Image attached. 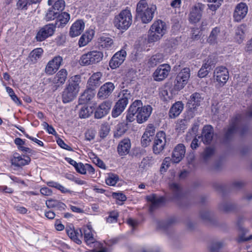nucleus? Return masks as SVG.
<instances>
[{
    "label": "nucleus",
    "mask_w": 252,
    "mask_h": 252,
    "mask_svg": "<svg viewBox=\"0 0 252 252\" xmlns=\"http://www.w3.org/2000/svg\"><path fill=\"white\" fill-rule=\"evenodd\" d=\"M94 231L93 230L91 224L89 223L87 225L84 226L83 228V234H84V238L85 241L87 245L94 246L96 248H101L99 251L95 250L86 251V252H110V251L105 248H102L101 244L96 241L94 237Z\"/></svg>",
    "instance_id": "39448f33"
},
{
    "label": "nucleus",
    "mask_w": 252,
    "mask_h": 252,
    "mask_svg": "<svg viewBox=\"0 0 252 252\" xmlns=\"http://www.w3.org/2000/svg\"><path fill=\"white\" fill-rule=\"evenodd\" d=\"M127 103L126 100L120 99L115 104L112 111V116L114 118L118 117L124 111Z\"/></svg>",
    "instance_id": "b1692460"
},
{
    "label": "nucleus",
    "mask_w": 252,
    "mask_h": 252,
    "mask_svg": "<svg viewBox=\"0 0 252 252\" xmlns=\"http://www.w3.org/2000/svg\"><path fill=\"white\" fill-rule=\"evenodd\" d=\"M103 54L97 50H93L82 55L80 59V63L82 65H89L100 62L103 59Z\"/></svg>",
    "instance_id": "423d86ee"
},
{
    "label": "nucleus",
    "mask_w": 252,
    "mask_h": 252,
    "mask_svg": "<svg viewBox=\"0 0 252 252\" xmlns=\"http://www.w3.org/2000/svg\"><path fill=\"white\" fill-rule=\"evenodd\" d=\"M213 136V128L211 126H206L202 132V140L204 143L209 144L212 141Z\"/></svg>",
    "instance_id": "c85d7f7f"
},
{
    "label": "nucleus",
    "mask_w": 252,
    "mask_h": 252,
    "mask_svg": "<svg viewBox=\"0 0 252 252\" xmlns=\"http://www.w3.org/2000/svg\"><path fill=\"white\" fill-rule=\"evenodd\" d=\"M205 7V5L201 2H196L194 4L189 10V21L193 23L198 22L202 18Z\"/></svg>",
    "instance_id": "0eeeda50"
},
{
    "label": "nucleus",
    "mask_w": 252,
    "mask_h": 252,
    "mask_svg": "<svg viewBox=\"0 0 252 252\" xmlns=\"http://www.w3.org/2000/svg\"><path fill=\"white\" fill-rule=\"evenodd\" d=\"M126 55V51L124 50L115 53L109 62L110 67L112 69L118 67L125 61Z\"/></svg>",
    "instance_id": "412c9836"
},
{
    "label": "nucleus",
    "mask_w": 252,
    "mask_h": 252,
    "mask_svg": "<svg viewBox=\"0 0 252 252\" xmlns=\"http://www.w3.org/2000/svg\"><path fill=\"white\" fill-rule=\"evenodd\" d=\"M98 44L102 48L109 49L113 44V41L107 35L103 34L98 39Z\"/></svg>",
    "instance_id": "2f4dec72"
},
{
    "label": "nucleus",
    "mask_w": 252,
    "mask_h": 252,
    "mask_svg": "<svg viewBox=\"0 0 252 252\" xmlns=\"http://www.w3.org/2000/svg\"><path fill=\"white\" fill-rule=\"evenodd\" d=\"M52 5H53L52 8L60 13L64 9L65 2L63 0H57Z\"/></svg>",
    "instance_id": "c03bdc74"
},
{
    "label": "nucleus",
    "mask_w": 252,
    "mask_h": 252,
    "mask_svg": "<svg viewBox=\"0 0 252 252\" xmlns=\"http://www.w3.org/2000/svg\"><path fill=\"white\" fill-rule=\"evenodd\" d=\"M186 153V148L183 144L176 145L173 150L171 158L172 162L179 163L184 158Z\"/></svg>",
    "instance_id": "f3484780"
},
{
    "label": "nucleus",
    "mask_w": 252,
    "mask_h": 252,
    "mask_svg": "<svg viewBox=\"0 0 252 252\" xmlns=\"http://www.w3.org/2000/svg\"><path fill=\"white\" fill-rule=\"evenodd\" d=\"M127 129V124L125 123H119L115 127L114 136L115 138H119L123 135Z\"/></svg>",
    "instance_id": "e433bc0d"
},
{
    "label": "nucleus",
    "mask_w": 252,
    "mask_h": 252,
    "mask_svg": "<svg viewBox=\"0 0 252 252\" xmlns=\"http://www.w3.org/2000/svg\"><path fill=\"white\" fill-rule=\"evenodd\" d=\"M63 59L60 56H56L47 63L45 68L46 74L51 75L55 73L62 65Z\"/></svg>",
    "instance_id": "1a4fd4ad"
},
{
    "label": "nucleus",
    "mask_w": 252,
    "mask_h": 252,
    "mask_svg": "<svg viewBox=\"0 0 252 252\" xmlns=\"http://www.w3.org/2000/svg\"><path fill=\"white\" fill-rule=\"evenodd\" d=\"M11 164L16 167H22L28 165L31 162V158L28 156H21L15 152L13 153L11 158Z\"/></svg>",
    "instance_id": "aec40b11"
},
{
    "label": "nucleus",
    "mask_w": 252,
    "mask_h": 252,
    "mask_svg": "<svg viewBox=\"0 0 252 252\" xmlns=\"http://www.w3.org/2000/svg\"><path fill=\"white\" fill-rule=\"evenodd\" d=\"M155 131V127L153 125L149 124L147 126L141 138V144L143 146L147 147L150 144L153 139Z\"/></svg>",
    "instance_id": "6ab92c4d"
},
{
    "label": "nucleus",
    "mask_w": 252,
    "mask_h": 252,
    "mask_svg": "<svg viewBox=\"0 0 252 252\" xmlns=\"http://www.w3.org/2000/svg\"><path fill=\"white\" fill-rule=\"evenodd\" d=\"M85 23L82 20H77L70 26L69 35L71 37H75L80 35L84 31Z\"/></svg>",
    "instance_id": "a211bd4d"
},
{
    "label": "nucleus",
    "mask_w": 252,
    "mask_h": 252,
    "mask_svg": "<svg viewBox=\"0 0 252 252\" xmlns=\"http://www.w3.org/2000/svg\"><path fill=\"white\" fill-rule=\"evenodd\" d=\"M31 3H32L31 0H19L17 5L20 8L26 9L28 6Z\"/></svg>",
    "instance_id": "5fc2aeb1"
},
{
    "label": "nucleus",
    "mask_w": 252,
    "mask_h": 252,
    "mask_svg": "<svg viewBox=\"0 0 252 252\" xmlns=\"http://www.w3.org/2000/svg\"><path fill=\"white\" fill-rule=\"evenodd\" d=\"M118 217V213L117 211H113L110 213L108 217L106 219V221L109 223L115 222L117 220Z\"/></svg>",
    "instance_id": "3c124183"
},
{
    "label": "nucleus",
    "mask_w": 252,
    "mask_h": 252,
    "mask_svg": "<svg viewBox=\"0 0 252 252\" xmlns=\"http://www.w3.org/2000/svg\"><path fill=\"white\" fill-rule=\"evenodd\" d=\"M148 202L151 203L152 205H158L164 202L165 198L161 196L153 194L147 196L146 197Z\"/></svg>",
    "instance_id": "a19ab883"
},
{
    "label": "nucleus",
    "mask_w": 252,
    "mask_h": 252,
    "mask_svg": "<svg viewBox=\"0 0 252 252\" xmlns=\"http://www.w3.org/2000/svg\"><path fill=\"white\" fill-rule=\"evenodd\" d=\"M47 185L49 187L57 189L63 193H71L72 192V191L70 190L58 182L54 181H49L47 183Z\"/></svg>",
    "instance_id": "ea45409f"
},
{
    "label": "nucleus",
    "mask_w": 252,
    "mask_h": 252,
    "mask_svg": "<svg viewBox=\"0 0 252 252\" xmlns=\"http://www.w3.org/2000/svg\"><path fill=\"white\" fill-rule=\"evenodd\" d=\"M120 95L122 96V98L121 99H126V102L128 104V99L130 97V94L129 91L127 90H124L121 92Z\"/></svg>",
    "instance_id": "052dcab7"
},
{
    "label": "nucleus",
    "mask_w": 252,
    "mask_h": 252,
    "mask_svg": "<svg viewBox=\"0 0 252 252\" xmlns=\"http://www.w3.org/2000/svg\"><path fill=\"white\" fill-rule=\"evenodd\" d=\"M109 131L110 127L108 125H102L99 132L100 136L102 138L105 137L108 134Z\"/></svg>",
    "instance_id": "8fccbe9b"
},
{
    "label": "nucleus",
    "mask_w": 252,
    "mask_h": 252,
    "mask_svg": "<svg viewBox=\"0 0 252 252\" xmlns=\"http://www.w3.org/2000/svg\"><path fill=\"white\" fill-rule=\"evenodd\" d=\"M111 107V102L106 101L102 103L96 110L94 116L96 118L100 119L109 112Z\"/></svg>",
    "instance_id": "5701e85b"
},
{
    "label": "nucleus",
    "mask_w": 252,
    "mask_h": 252,
    "mask_svg": "<svg viewBox=\"0 0 252 252\" xmlns=\"http://www.w3.org/2000/svg\"><path fill=\"white\" fill-rule=\"evenodd\" d=\"M167 27L162 20L155 21L148 31V42L154 43L159 40L167 32Z\"/></svg>",
    "instance_id": "7ed1b4c3"
},
{
    "label": "nucleus",
    "mask_w": 252,
    "mask_h": 252,
    "mask_svg": "<svg viewBox=\"0 0 252 252\" xmlns=\"http://www.w3.org/2000/svg\"><path fill=\"white\" fill-rule=\"evenodd\" d=\"M0 191L4 193H12L13 190L7 186H0Z\"/></svg>",
    "instance_id": "69168bd1"
},
{
    "label": "nucleus",
    "mask_w": 252,
    "mask_h": 252,
    "mask_svg": "<svg viewBox=\"0 0 252 252\" xmlns=\"http://www.w3.org/2000/svg\"><path fill=\"white\" fill-rule=\"evenodd\" d=\"M56 26L52 24H47L40 28L37 32L35 38L37 41H42L52 36L55 31Z\"/></svg>",
    "instance_id": "ddd939ff"
},
{
    "label": "nucleus",
    "mask_w": 252,
    "mask_h": 252,
    "mask_svg": "<svg viewBox=\"0 0 252 252\" xmlns=\"http://www.w3.org/2000/svg\"><path fill=\"white\" fill-rule=\"evenodd\" d=\"M86 167L91 168L93 169V168L89 164H87L86 165H84L81 162L78 163L75 168L79 173L81 174H85L86 173Z\"/></svg>",
    "instance_id": "09e8293b"
},
{
    "label": "nucleus",
    "mask_w": 252,
    "mask_h": 252,
    "mask_svg": "<svg viewBox=\"0 0 252 252\" xmlns=\"http://www.w3.org/2000/svg\"><path fill=\"white\" fill-rule=\"evenodd\" d=\"M171 67L168 64L159 65L153 73V78L156 81H161L165 79L170 71Z\"/></svg>",
    "instance_id": "2eb2a0df"
},
{
    "label": "nucleus",
    "mask_w": 252,
    "mask_h": 252,
    "mask_svg": "<svg viewBox=\"0 0 252 252\" xmlns=\"http://www.w3.org/2000/svg\"><path fill=\"white\" fill-rule=\"evenodd\" d=\"M99 212V206H91V208L87 206L86 214L96 215Z\"/></svg>",
    "instance_id": "13d9d810"
},
{
    "label": "nucleus",
    "mask_w": 252,
    "mask_h": 252,
    "mask_svg": "<svg viewBox=\"0 0 252 252\" xmlns=\"http://www.w3.org/2000/svg\"><path fill=\"white\" fill-rule=\"evenodd\" d=\"M94 110L93 106L87 105L83 106L79 111V116L81 118H86L90 116Z\"/></svg>",
    "instance_id": "4c0bfd02"
},
{
    "label": "nucleus",
    "mask_w": 252,
    "mask_h": 252,
    "mask_svg": "<svg viewBox=\"0 0 252 252\" xmlns=\"http://www.w3.org/2000/svg\"><path fill=\"white\" fill-rule=\"evenodd\" d=\"M163 61V56L162 54H157L152 56L148 61V63L151 66H155L157 64Z\"/></svg>",
    "instance_id": "79ce46f5"
},
{
    "label": "nucleus",
    "mask_w": 252,
    "mask_h": 252,
    "mask_svg": "<svg viewBox=\"0 0 252 252\" xmlns=\"http://www.w3.org/2000/svg\"><path fill=\"white\" fill-rule=\"evenodd\" d=\"M43 50L41 48H38L32 50L30 54V58L33 63H35L37 60L41 58Z\"/></svg>",
    "instance_id": "37998d69"
},
{
    "label": "nucleus",
    "mask_w": 252,
    "mask_h": 252,
    "mask_svg": "<svg viewBox=\"0 0 252 252\" xmlns=\"http://www.w3.org/2000/svg\"><path fill=\"white\" fill-rule=\"evenodd\" d=\"M171 162H172V158H171L169 157L165 158L160 167V172L162 173L166 172L169 167Z\"/></svg>",
    "instance_id": "de8ad7c7"
},
{
    "label": "nucleus",
    "mask_w": 252,
    "mask_h": 252,
    "mask_svg": "<svg viewBox=\"0 0 252 252\" xmlns=\"http://www.w3.org/2000/svg\"><path fill=\"white\" fill-rule=\"evenodd\" d=\"M209 65L207 63H205L204 65H203V66L199 70L198 73V76L199 77L203 78L208 74V71L207 70V68L209 67Z\"/></svg>",
    "instance_id": "603ef678"
},
{
    "label": "nucleus",
    "mask_w": 252,
    "mask_h": 252,
    "mask_svg": "<svg viewBox=\"0 0 252 252\" xmlns=\"http://www.w3.org/2000/svg\"><path fill=\"white\" fill-rule=\"evenodd\" d=\"M141 100H136L134 101L129 108L126 115V120L128 122H132L135 120V115H137L136 107L142 105Z\"/></svg>",
    "instance_id": "cd10ccee"
},
{
    "label": "nucleus",
    "mask_w": 252,
    "mask_h": 252,
    "mask_svg": "<svg viewBox=\"0 0 252 252\" xmlns=\"http://www.w3.org/2000/svg\"><path fill=\"white\" fill-rule=\"evenodd\" d=\"M245 37V27L241 25L235 30L234 40L237 43L240 44L244 41Z\"/></svg>",
    "instance_id": "c9c22d12"
},
{
    "label": "nucleus",
    "mask_w": 252,
    "mask_h": 252,
    "mask_svg": "<svg viewBox=\"0 0 252 252\" xmlns=\"http://www.w3.org/2000/svg\"><path fill=\"white\" fill-rule=\"evenodd\" d=\"M223 0H207L208 3L207 4L208 8L209 10L213 12V14L216 13V11L221 5Z\"/></svg>",
    "instance_id": "58836bf2"
},
{
    "label": "nucleus",
    "mask_w": 252,
    "mask_h": 252,
    "mask_svg": "<svg viewBox=\"0 0 252 252\" xmlns=\"http://www.w3.org/2000/svg\"><path fill=\"white\" fill-rule=\"evenodd\" d=\"M131 144L129 139L122 140L118 146V152L120 156H124L129 153Z\"/></svg>",
    "instance_id": "bb28decb"
},
{
    "label": "nucleus",
    "mask_w": 252,
    "mask_h": 252,
    "mask_svg": "<svg viewBox=\"0 0 252 252\" xmlns=\"http://www.w3.org/2000/svg\"><path fill=\"white\" fill-rule=\"evenodd\" d=\"M58 144L63 149L68 150V151H71V148L70 146H68L67 144H66L64 141L61 139H58L57 141Z\"/></svg>",
    "instance_id": "680f3d73"
},
{
    "label": "nucleus",
    "mask_w": 252,
    "mask_h": 252,
    "mask_svg": "<svg viewBox=\"0 0 252 252\" xmlns=\"http://www.w3.org/2000/svg\"><path fill=\"white\" fill-rule=\"evenodd\" d=\"M229 78L226 68L222 66L217 67L214 72V79L220 85L223 86Z\"/></svg>",
    "instance_id": "4468645a"
},
{
    "label": "nucleus",
    "mask_w": 252,
    "mask_h": 252,
    "mask_svg": "<svg viewBox=\"0 0 252 252\" xmlns=\"http://www.w3.org/2000/svg\"><path fill=\"white\" fill-rule=\"evenodd\" d=\"M80 82V77L79 75L73 76L69 79L68 84L63 93V103L69 102L76 97L79 91Z\"/></svg>",
    "instance_id": "f257e3e1"
},
{
    "label": "nucleus",
    "mask_w": 252,
    "mask_h": 252,
    "mask_svg": "<svg viewBox=\"0 0 252 252\" xmlns=\"http://www.w3.org/2000/svg\"><path fill=\"white\" fill-rule=\"evenodd\" d=\"M184 109V104L182 101H178L174 103L170 108L169 116L170 118H175L182 112Z\"/></svg>",
    "instance_id": "393cba45"
},
{
    "label": "nucleus",
    "mask_w": 252,
    "mask_h": 252,
    "mask_svg": "<svg viewBox=\"0 0 252 252\" xmlns=\"http://www.w3.org/2000/svg\"><path fill=\"white\" fill-rule=\"evenodd\" d=\"M102 74L100 72H96L94 73L89 78L88 81V84L91 89L99 86L101 83L100 80L102 77Z\"/></svg>",
    "instance_id": "7c9ffc66"
},
{
    "label": "nucleus",
    "mask_w": 252,
    "mask_h": 252,
    "mask_svg": "<svg viewBox=\"0 0 252 252\" xmlns=\"http://www.w3.org/2000/svg\"><path fill=\"white\" fill-rule=\"evenodd\" d=\"M71 209L74 212L77 213H86L87 211V206H82L79 207L78 206H71Z\"/></svg>",
    "instance_id": "864d4df0"
},
{
    "label": "nucleus",
    "mask_w": 252,
    "mask_h": 252,
    "mask_svg": "<svg viewBox=\"0 0 252 252\" xmlns=\"http://www.w3.org/2000/svg\"><path fill=\"white\" fill-rule=\"evenodd\" d=\"M76 236L74 238V241L77 244H80L81 243V238L83 237V230L81 229H76Z\"/></svg>",
    "instance_id": "4d7b16f0"
},
{
    "label": "nucleus",
    "mask_w": 252,
    "mask_h": 252,
    "mask_svg": "<svg viewBox=\"0 0 252 252\" xmlns=\"http://www.w3.org/2000/svg\"><path fill=\"white\" fill-rule=\"evenodd\" d=\"M248 12V7L246 3L240 2L237 4L235 7L233 12L234 21L237 22H240L247 15Z\"/></svg>",
    "instance_id": "dca6fc26"
},
{
    "label": "nucleus",
    "mask_w": 252,
    "mask_h": 252,
    "mask_svg": "<svg viewBox=\"0 0 252 252\" xmlns=\"http://www.w3.org/2000/svg\"><path fill=\"white\" fill-rule=\"evenodd\" d=\"M137 115L136 121L138 124H142L147 121L152 114L153 108L150 105L140 106L136 107Z\"/></svg>",
    "instance_id": "f8f14e48"
},
{
    "label": "nucleus",
    "mask_w": 252,
    "mask_h": 252,
    "mask_svg": "<svg viewBox=\"0 0 252 252\" xmlns=\"http://www.w3.org/2000/svg\"><path fill=\"white\" fill-rule=\"evenodd\" d=\"M94 31L93 29H89L80 38L78 44L80 47L86 45L93 38Z\"/></svg>",
    "instance_id": "c756f323"
},
{
    "label": "nucleus",
    "mask_w": 252,
    "mask_h": 252,
    "mask_svg": "<svg viewBox=\"0 0 252 252\" xmlns=\"http://www.w3.org/2000/svg\"><path fill=\"white\" fill-rule=\"evenodd\" d=\"M189 77V68L183 69L177 76L174 86L175 89L178 91L182 90L188 83Z\"/></svg>",
    "instance_id": "9d476101"
},
{
    "label": "nucleus",
    "mask_w": 252,
    "mask_h": 252,
    "mask_svg": "<svg viewBox=\"0 0 252 252\" xmlns=\"http://www.w3.org/2000/svg\"><path fill=\"white\" fill-rule=\"evenodd\" d=\"M226 38L225 32L220 28L215 27L212 30L207 41L209 44L215 45L224 41Z\"/></svg>",
    "instance_id": "9b49d317"
},
{
    "label": "nucleus",
    "mask_w": 252,
    "mask_h": 252,
    "mask_svg": "<svg viewBox=\"0 0 252 252\" xmlns=\"http://www.w3.org/2000/svg\"><path fill=\"white\" fill-rule=\"evenodd\" d=\"M118 181V177L116 175H109L105 179V182L109 186H115Z\"/></svg>",
    "instance_id": "49530a36"
},
{
    "label": "nucleus",
    "mask_w": 252,
    "mask_h": 252,
    "mask_svg": "<svg viewBox=\"0 0 252 252\" xmlns=\"http://www.w3.org/2000/svg\"><path fill=\"white\" fill-rule=\"evenodd\" d=\"M94 137V134L92 131L88 130L85 133V138L88 141L93 140Z\"/></svg>",
    "instance_id": "774afa93"
},
{
    "label": "nucleus",
    "mask_w": 252,
    "mask_h": 252,
    "mask_svg": "<svg viewBox=\"0 0 252 252\" xmlns=\"http://www.w3.org/2000/svg\"><path fill=\"white\" fill-rule=\"evenodd\" d=\"M201 100L200 94L197 93L193 94L190 97L188 103L190 109H194L200 105Z\"/></svg>",
    "instance_id": "f704fd0d"
},
{
    "label": "nucleus",
    "mask_w": 252,
    "mask_h": 252,
    "mask_svg": "<svg viewBox=\"0 0 252 252\" xmlns=\"http://www.w3.org/2000/svg\"><path fill=\"white\" fill-rule=\"evenodd\" d=\"M40 191V193L44 195L49 196L52 194V190L47 187H43L41 188Z\"/></svg>",
    "instance_id": "e2e57ef3"
},
{
    "label": "nucleus",
    "mask_w": 252,
    "mask_h": 252,
    "mask_svg": "<svg viewBox=\"0 0 252 252\" xmlns=\"http://www.w3.org/2000/svg\"><path fill=\"white\" fill-rule=\"evenodd\" d=\"M57 19L56 22V25L59 28L63 27L69 22L70 17V15L65 12L59 13L57 17Z\"/></svg>",
    "instance_id": "473e14b6"
},
{
    "label": "nucleus",
    "mask_w": 252,
    "mask_h": 252,
    "mask_svg": "<svg viewBox=\"0 0 252 252\" xmlns=\"http://www.w3.org/2000/svg\"><path fill=\"white\" fill-rule=\"evenodd\" d=\"M169 189L174 198H179L183 194L182 189L181 186L176 183H171L169 185Z\"/></svg>",
    "instance_id": "72a5a7b5"
},
{
    "label": "nucleus",
    "mask_w": 252,
    "mask_h": 252,
    "mask_svg": "<svg viewBox=\"0 0 252 252\" xmlns=\"http://www.w3.org/2000/svg\"><path fill=\"white\" fill-rule=\"evenodd\" d=\"M14 209L18 213L25 214L27 213V209L23 206H14Z\"/></svg>",
    "instance_id": "0e129e2a"
},
{
    "label": "nucleus",
    "mask_w": 252,
    "mask_h": 252,
    "mask_svg": "<svg viewBox=\"0 0 252 252\" xmlns=\"http://www.w3.org/2000/svg\"><path fill=\"white\" fill-rule=\"evenodd\" d=\"M115 86L113 83L107 82L100 88L97 93V96L101 99L106 98L111 94Z\"/></svg>",
    "instance_id": "4be33fe9"
},
{
    "label": "nucleus",
    "mask_w": 252,
    "mask_h": 252,
    "mask_svg": "<svg viewBox=\"0 0 252 252\" xmlns=\"http://www.w3.org/2000/svg\"><path fill=\"white\" fill-rule=\"evenodd\" d=\"M156 10L155 4H148L145 0H141L137 4V14L143 23L147 24L151 21Z\"/></svg>",
    "instance_id": "f03ea898"
},
{
    "label": "nucleus",
    "mask_w": 252,
    "mask_h": 252,
    "mask_svg": "<svg viewBox=\"0 0 252 252\" xmlns=\"http://www.w3.org/2000/svg\"><path fill=\"white\" fill-rule=\"evenodd\" d=\"M166 143V134L162 131L157 133L154 140L153 152L155 154H160L164 149Z\"/></svg>",
    "instance_id": "6e6552de"
},
{
    "label": "nucleus",
    "mask_w": 252,
    "mask_h": 252,
    "mask_svg": "<svg viewBox=\"0 0 252 252\" xmlns=\"http://www.w3.org/2000/svg\"><path fill=\"white\" fill-rule=\"evenodd\" d=\"M59 13V11H57L51 7L48 10L46 13L45 19L47 21L54 20L57 18Z\"/></svg>",
    "instance_id": "a18cd8bd"
},
{
    "label": "nucleus",
    "mask_w": 252,
    "mask_h": 252,
    "mask_svg": "<svg viewBox=\"0 0 252 252\" xmlns=\"http://www.w3.org/2000/svg\"><path fill=\"white\" fill-rule=\"evenodd\" d=\"M160 97L163 101H168L170 99V96L167 90H163L160 93Z\"/></svg>",
    "instance_id": "bf43d9fd"
},
{
    "label": "nucleus",
    "mask_w": 252,
    "mask_h": 252,
    "mask_svg": "<svg viewBox=\"0 0 252 252\" xmlns=\"http://www.w3.org/2000/svg\"><path fill=\"white\" fill-rule=\"evenodd\" d=\"M67 75L68 73L65 69H61L54 76L53 83L58 86L63 84L67 78Z\"/></svg>",
    "instance_id": "a878e982"
},
{
    "label": "nucleus",
    "mask_w": 252,
    "mask_h": 252,
    "mask_svg": "<svg viewBox=\"0 0 252 252\" xmlns=\"http://www.w3.org/2000/svg\"><path fill=\"white\" fill-rule=\"evenodd\" d=\"M66 232L68 236L73 240L76 236V229L69 228L66 230Z\"/></svg>",
    "instance_id": "338daca9"
},
{
    "label": "nucleus",
    "mask_w": 252,
    "mask_h": 252,
    "mask_svg": "<svg viewBox=\"0 0 252 252\" xmlns=\"http://www.w3.org/2000/svg\"><path fill=\"white\" fill-rule=\"evenodd\" d=\"M112 196L114 198H115L117 200H119L121 202H123L126 200V196L121 192H114L112 194Z\"/></svg>",
    "instance_id": "6e6d98bb"
},
{
    "label": "nucleus",
    "mask_w": 252,
    "mask_h": 252,
    "mask_svg": "<svg viewBox=\"0 0 252 252\" xmlns=\"http://www.w3.org/2000/svg\"><path fill=\"white\" fill-rule=\"evenodd\" d=\"M132 22V16L130 10L126 9L122 10L114 19L113 24L117 29L121 31L127 30Z\"/></svg>",
    "instance_id": "20e7f679"
}]
</instances>
